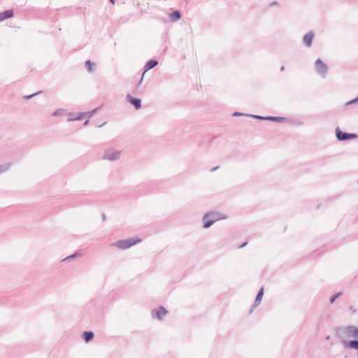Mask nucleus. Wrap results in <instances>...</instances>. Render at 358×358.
<instances>
[{"mask_svg":"<svg viewBox=\"0 0 358 358\" xmlns=\"http://www.w3.org/2000/svg\"><path fill=\"white\" fill-rule=\"evenodd\" d=\"M10 167V164H6L0 165V174L8 171Z\"/></svg>","mask_w":358,"mask_h":358,"instance_id":"f3484780","label":"nucleus"},{"mask_svg":"<svg viewBox=\"0 0 358 358\" xmlns=\"http://www.w3.org/2000/svg\"><path fill=\"white\" fill-rule=\"evenodd\" d=\"M167 313V310L162 306H160L158 310L155 311V317L161 320Z\"/></svg>","mask_w":358,"mask_h":358,"instance_id":"9b49d317","label":"nucleus"},{"mask_svg":"<svg viewBox=\"0 0 358 358\" xmlns=\"http://www.w3.org/2000/svg\"><path fill=\"white\" fill-rule=\"evenodd\" d=\"M255 117L258 119L271 120H275V121H280L282 120V117H263L261 116H255Z\"/></svg>","mask_w":358,"mask_h":358,"instance_id":"dca6fc26","label":"nucleus"},{"mask_svg":"<svg viewBox=\"0 0 358 358\" xmlns=\"http://www.w3.org/2000/svg\"><path fill=\"white\" fill-rule=\"evenodd\" d=\"M64 109H58L54 113H53V115L54 116H60V115H63L64 114Z\"/></svg>","mask_w":358,"mask_h":358,"instance_id":"412c9836","label":"nucleus"},{"mask_svg":"<svg viewBox=\"0 0 358 358\" xmlns=\"http://www.w3.org/2000/svg\"><path fill=\"white\" fill-rule=\"evenodd\" d=\"M141 242V239L138 238H129L127 239H122L111 243V246L115 247L120 250H127L132 246Z\"/></svg>","mask_w":358,"mask_h":358,"instance_id":"f257e3e1","label":"nucleus"},{"mask_svg":"<svg viewBox=\"0 0 358 358\" xmlns=\"http://www.w3.org/2000/svg\"><path fill=\"white\" fill-rule=\"evenodd\" d=\"M358 101V97L356 98L355 99L351 101L350 102H349V103H357Z\"/></svg>","mask_w":358,"mask_h":358,"instance_id":"b1692460","label":"nucleus"},{"mask_svg":"<svg viewBox=\"0 0 358 358\" xmlns=\"http://www.w3.org/2000/svg\"><path fill=\"white\" fill-rule=\"evenodd\" d=\"M246 244H247V243H244L243 244H242V245L240 246V248H243V247H244L245 245H246Z\"/></svg>","mask_w":358,"mask_h":358,"instance_id":"a878e982","label":"nucleus"},{"mask_svg":"<svg viewBox=\"0 0 358 358\" xmlns=\"http://www.w3.org/2000/svg\"><path fill=\"white\" fill-rule=\"evenodd\" d=\"M110 2H111L113 4H114V3H115V1H114V0H110Z\"/></svg>","mask_w":358,"mask_h":358,"instance_id":"bb28decb","label":"nucleus"},{"mask_svg":"<svg viewBox=\"0 0 358 358\" xmlns=\"http://www.w3.org/2000/svg\"><path fill=\"white\" fill-rule=\"evenodd\" d=\"M77 256H78V254H74V255H70V256H69V257H67L64 258V259L62 260V262H69V261H70V260H71V259H74V258H75L76 257H77Z\"/></svg>","mask_w":358,"mask_h":358,"instance_id":"5701e85b","label":"nucleus"},{"mask_svg":"<svg viewBox=\"0 0 358 358\" xmlns=\"http://www.w3.org/2000/svg\"><path fill=\"white\" fill-rule=\"evenodd\" d=\"M341 295V292H337V293H335L334 295H332L331 297H330V303H333L335 300L338 298Z\"/></svg>","mask_w":358,"mask_h":358,"instance_id":"6ab92c4d","label":"nucleus"},{"mask_svg":"<svg viewBox=\"0 0 358 358\" xmlns=\"http://www.w3.org/2000/svg\"><path fill=\"white\" fill-rule=\"evenodd\" d=\"M33 96H34V94H33V95H30V96H29V98L32 97Z\"/></svg>","mask_w":358,"mask_h":358,"instance_id":"c756f323","label":"nucleus"},{"mask_svg":"<svg viewBox=\"0 0 358 358\" xmlns=\"http://www.w3.org/2000/svg\"><path fill=\"white\" fill-rule=\"evenodd\" d=\"M315 69L316 71L322 77H324L326 76L328 68L327 66L324 63H323L321 59H318L316 60Z\"/></svg>","mask_w":358,"mask_h":358,"instance_id":"20e7f679","label":"nucleus"},{"mask_svg":"<svg viewBox=\"0 0 358 358\" xmlns=\"http://www.w3.org/2000/svg\"><path fill=\"white\" fill-rule=\"evenodd\" d=\"M96 110V108L90 111V112H87V113H80V116L81 117L83 118V116L85 115H87L88 117V118H90L91 117L93 116V115L94 114L95 111ZM89 122V119H87L85 122L84 123L85 125L87 124V123Z\"/></svg>","mask_w":358,"mask_h":358,"instance_id":"4468645a","label":"nucleus"},{"mask_svg":"<svg viewBox=\"0 0 358 358\" xmlns=\"http://www.w3.org/2000/svg\"><path fill=\"white\" fill-rule=\"evenodd\" d=\"M85 65L87 68V71L89 72H92V66L94 65L90 60H87L86 62H85Z\"/></svg>","mask_w":358,"mask_h":358,"instance_id":"aec40b11","label":"nucleus"},{"mask_svg":"<svg viewBox=\"0 0 358 358\" xmlns=\"http://www.w3.org/2000/svg\"><path fill=\"white\" fill-rule=\"evenodd\" d=\"M234 115H238V113H235L234 114Z\"/></svg>","mask_w":358,"mask_h":358,"instance_id":"c85d7f7f","label":"nucleus"},{"mask_svg":"<svg viewBox=\"0 0 358 358\" xmlns=\"http://www.w3.org/2000/svg\"><path fill=\"white\" fill-rule=\"evenodd\" d=\"M284 69H285V67H284V66H282V67H281V71H283V70H284Z\"/></svg>","mask_w":358,"mask_h":358,"instance_id":"cd10ccee","label":"nucleus"},{"mask_svg":"<svg viewBox=\"0 0 358 358\" xmlns=\"http://www.w3.org/2000/svg\"><path fill=\"white\" fill-rule=\"evenodd\" d=\"M226 218H227V216L222 215L221 214L217 213H211L209 214H206L203 217V222H204L203 227L208 228L215 222L220 220L226 219Z\"/></svg>","mask_w":358,"mask_h":358,"instance_id":"7ed1b4c3","label":"nucleus"},{"mask_svg":"<svg viewBox=\"0 0 358 358\" xmlns=\"http://www.w3.org/2000/svg\"><path fill=\"white\" fill-rule=\"evenodd\" d=\"M336 137L339 141H345L356 137L355 134L343 133L338 129H336Z\"/></svg>","mask_w":358,"mask_h":358,"instance_id":"39448f33","label":"nucleus"},{"mask_svg":"<svg viewBox=\"0 0 358 358\" xmlns=\"http://www.w3.org/2000/svg\"><path fill=\"white\" fill-rule=\"evenodd\" d=\"M94 337V334L92 331H85L83 333V339L85 342L88 343Z\"/></svg>","mask_w":358,"mask_h":358,"instance_id":"ddd939ff","label":"nucleus"},{"mask_svg":"<svg viewBox=\"0 0 358 358\" xmlns=\"http://www.w3.org/2000/svg\"><path fill=\"white\" fill-rule=\"evenodd\" d=\"M218 169V166H216V167H214V168H212L210 169V171H215V170H217Z\"/></svg>","mask_w":358,"mask_h":358,"instance_id":"393cba45","label":"nucleus"},{"mask_svg":"<svg viewBox=\"0 0 358 358\" xmlns=\"http://www.w3.org/2000/svg\"><path fill=\"white\" fill-rule=\"evenodd\" d=\"M263 294H264V287H261L259 292L257 293V295L255 300V303L253 304L254 308H256L259 305V303L262 299Z\"/></svg>","mask_w":358,"mask_h":358,"instance_id":"6e6552de","label":"nucleus"},{"mask_svg":"<svg viewBox=\"0 0 358 358\" xmlns=\"http://www.w3.org/2000/svg\"><path fill=\"white\" fill-rule=\"evenodd\" d=\"M170 17L171 18L172 21L176 22L180 18V13L179 11L176 10L170 14Z\"/></svg>","mask_w":358,"mask_h":358,"instance_id":"2eb2a0df","label":"nucleus"},{"mask_svg":"<svg viewBox=\"0 0 358 358\" xmlns=\"http://www.w3.org/2000/svg\"><path fill=\"white\" fill-rule=\"evenodd\" d=\"M13 16V10H7L0 13V22Z\"/></svg>","mask_w":358,"mask_h":358,"instance_id":"9d476101","label":"nucleus"},{"mask_svg":"<svg viewBox=\"0 0 358 358\" xmlns=\"http://www.w3.org/2000/svg\"><path fill=\"white\" fill-rule=\"evenodd\" d=\"M122 151L115 148H109L104 150L102 159L109 162H116L121 158Z\"/></svg>","mask_w":358,"mask_h":358,"instance_id":"f03ea898","label":"nucleus"},{"mask_svg":"<svg viewBox=\"0 0 358 358\" xmlns=\"http://www.w3.org/2000/svg\"><path fill=\"white\" fill-rule=\"evenodd\" d=\"M348 345L351 348L358 349V341H351Z\"/></svg>","mask_w":358,"mask_h":358,"instance_id":"a211bd4d","label":"nucleus"},{"mask_svg":"<svg viewBox=\"0 0 358 358\" xmlns=\"http://www.w3.org/2000/svg\"><path fill=\"white\" fill-rule=\"evenodd\" d=\"M345 331L348 335H349L352 337H354V338L358 337V328L357 327L349 326V327H345Z\"/></svg>","mask_w":358,"mask_h":358,"instance_id":"423d86ee","label":"nucleus"},{"mask_svg":"<svg viewBox=\"0 0 358 358\" xmlns=\"http://www.w3.org/2000/svg\"><path fill=\"white\" fill-rule=\"evenodd\" d=\"M127 99L129 101V102L134 106V107L136 108V109H138L141 108V100L138 99H136V98H132V96L130 95V94H128L127 95Z\"/></svg>","mask_w":358,"mask_h":358,"instance_id":"1a4fd4ad","label":"nucleus"},{"mask_svg":"<svg viewBox=\"0 0 358 358\" xmlns=\"http://www.w3.org/2000/svg\"><path fill=\"white\" fill-rule=\"evenodd\" d=\"M82 120V117H81V116H80V114L77 117H73L72 116V114H71V113H70V114L69 115V119H68V120H69V121H72V120Z\"/></svg>","mask_w":358,"mask_h":358,"instance_id":"4be33fe9","label":"nucleus"},{"mask_svg":"<svg viewBox=\"0 0 358 358\" xmlns=\"http://www.w3.org/2000/svg\"><path fill=\"white\" fill-rule=\"evenodd\" d=\"M313 37H314V34L313 32L310 31V32H308V34H306L303 37L304 44L306 46L310 47L312 44Z\"/></svg>","mask_w":358,"mask_h":358,"instance_id":"0eeeda50","label":"nucleus"},{"mask_svg":"<svg viewBox=\"0 0 358 358\" xmlns=\"http://www.w3.org/2000/svg\"><path fill=\"white\" fill-rule=\"evenodd\" d=\"M157 64H158V62H157V61H156V60H150V61L146 64V65H145V71H144V72H143V76L145 74V73L147 71H148V70H150V69H151L154 68L155 66H156L157 65Z\"/></svg>","mask_w":358,"mask_h":358,"instance_id":"f8f14e48","label":"nucleus"}]
</instances>
